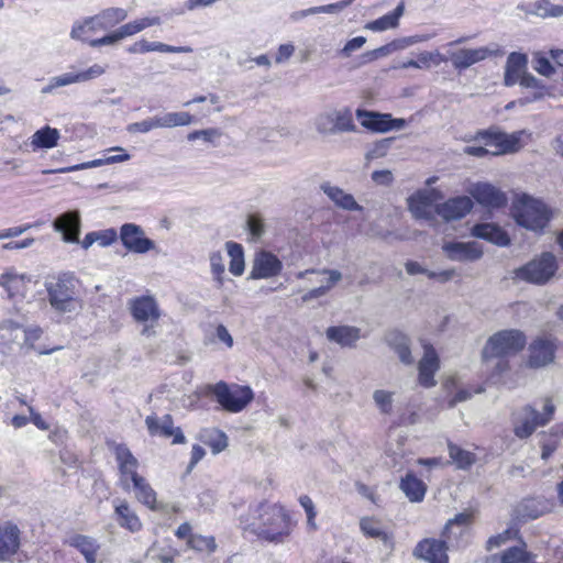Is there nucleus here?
Segmentation results:
<instances>
[{
	"instance_id": "obj_59",
	"label": "nucleus",
	"mask_w": 563,
	"mask_h": 563,
	"mask_svg": "<svg viewBox=\"0 0 563 563\" xmlns=\"http://www.w3.org/2000/svg\"><path fill=\"white\" fill-rule=\"evenodd\" d=\"M471 521H472V515L468 512H461V514L455 515V517L453 519L449 520V522L446 523V526L444 528V536L450 538L449 534L452 532V530L455 527L460 528L459 534H462L464 532V530L468 527Z\"/></svg>"
},
{
	"instance_id": "obj_33",
	"label": "nucleus",
	"mask_w": 563,
	"mask_h": 563,
	"mask_svg": "<svg viewBox=\"0 0 563 563\" xmlns=\"http://www.w3.org/2000/svg\"><path fill=\"white\" fill-rule=\"evenodd\" d=\"M355 115L363 128L376 133L388 132V113L357 109Z\"/></svg>"
},
{
	"instance_id": "obj_17",
	"label": "nucleus",
	"mask_w": 563,
	"mask_h": 563,
	"mask_svg": "<svg viewBox=\"0 0 563 563\" xmlns=\"http://www.w3.org/2000/svg\"><path fill=\"white\" fill-rule=\"evenodd\" d=\"M22 531L11 521L0 522V563L11 561L21 548Z\"/></svg>"
},
{
	"instance_id": "obj_6",
	"label": "nucleus",
	"mask_w": 563,
	"mask_h": 563,
	"mask_svg": "<svg viewBox=\"0 0 563 563\" xmlns=\"http://www.w3.org/2000/svg\"><path fill=\"white\" fill-rule=\"evenodd\" d=\"M526 345V336L519 330H503L493 334L486 342L482 358L489 364L494 357H507L521 351Z\"/></svg>"
},
{
	"instance_id": "obj_35",
	"label": "nucleus",
	"mask_w": 563,
	"mask_h": 563,
	"mask_svg": "<svg viewBox=\"0 0 563 563\" xmlns=\"http://www.w3.org/2000/svg\"><path fill=\"white\" fill-rule=\"evenodd\" d=\"M354 0H341L335 3H330L325 5H319V7H312L305 10L295 11L290 14V20L294 22H298L309 15L313 14H320V13H328V14H334L338 13L349 5L353 3Z\"/></svg>"
},
{
	"instance_id": "obj_44",
	"label": "nucleus",
	"mask_w": 563,
	"mask_h": 563,
	"mask_svg": "<svg viewBox=\"0 0 563 563\" xmlns=\"http://www.w3.org/2000/svg\"><path fill=\"white\" fill-rule=\"evenodd\" d=\"M499 563H537L536 555L527 551L526 544L506 549L499 555Z\"/></svg>"
},
{
	"instance_id": "obj_13",
	"label": "nucleus",
	"mask_w": 563,
	"mask_h": 563,
	"mask_svg": "<svg viewBox=\"0 0 563 563\" xmlns=\"http://www.w3.org/2000/svg\"><path fill=\"white\" fill-rule=\"evenodd\" d=\"M253 520L250 523L254 529L263 532H275L286 520L283 507L278 505L260 504L252 510Z\"/></svg>"
},
{
	"instance_id": "obj_50",
	"label": "nucleus",
	"mask_w": 563,
	"mask_h": 563,
	"mask_svg": "<svg viewBox=\"0 0 563 563\" xmlns=\"http://www.w3.org/2000/svg\"><path fill=\"white\" fill-rule=\"evenodd\" d=\"M448 449L449 455L451 460L456 464L457 468L467 470L476 462V456L474 453L463 450L456 444L449 443Z\"/></svg>"
},
{
	"instance_id": "obj_27",
	"label": "nucleus",
	"mask_w": 563,
	"mask_h": 563,
	"mask_svg": "<svg viewBox=\"0 0 563 563\" xmlns=\"http://www.w3.org/2000/svg\"><path fill=\"white\" fill-rule=\"evenodd\" d=\"M113 507L114 518L120 527L125 528L131 532H137L141 530V520L126 500L117 498L113 500Z\"/></svg>"
},
{
	"instance_id": "obj_9",
	"label": "nucleus",
	"mask_w": 563,
	"mask_h": 563,
	"mask_svg": "<svg viewBox=\"0 0 563 563\" xmlns=\"http://www.w3.org/2000/svg\"><path fill=\"white\" fill-rule=\"evenodd\" d=\"M128 308L133 319L143 324L141 334L146 338L156 335V327L161 318V309L153 296H139L129 300Z\"/></svg>"
},
{
	"instance_id": "obj_37",
	"label": "nucleus",
	"mask_w": 563,
	"mask_h": 563,
	"mask_svg": "<svg viewBox=\"0 0 563 563\" xmlns=\"http://www.w3.org/2000/svg\"><path fill=\"white\" fill-rule=\"evenodd\" d=\"M405 5L404 3H399L394 11L380 16L379 19L368 22L365 24L364 29L374 31V32H383L387 30H391L398 26L399 19L404 14Z\"/></svg>"
},
{
	"instance_id": "obj_15",
	"label": "nucleus",
	"mask_w": 563,
	"mask_h": 563,
	"mask_svg": "<svg viewBox=\"0 0 563 563\" xmlns=\"http://www.w3.org/2000/svg\"><path fill=\"white\" fill-rule=\"evenodd\" d=\"M120 240L128 251L136 254H145L156 247L155 242L146 238L144 230L135 223H124L120 228Z\"/></svg>"
},
{
	"instance_id": "obj_48",
	"label": "nucleus",
	"mask_w": 563,
	"mask_h": 563,
	"mask_svg": "<svg viewBox=\"0 0 563 563\" xmlns=\"http://www.w3.org/2000/svg\"><path fill=\"white\" fill-rule=\"evenodd\" d=\"M228 255L230 256V272L234 276H241L244 273L245 263H244V252L241 244L235 242H227L225 244Z\"/></svg>"
},
{
	"instance_id": "obj_20",
	"label": "nucleus",
	"mask_w": 563,
	"mask_h": 563,
	"mask_svg": "<svg viewBox=\"0 0 563 563\" xmlns=\"http://www.w3.org/2000/svg\"><path fill=\"white\" fill-rule=\"evenodd\" d=\"M53 228L62 234V239L66 243H79L81 220L78 210L66 211L58 216Z\"/></svg>"
},
{
	"instance_id": "obj_10",
	"label": "nucleus",
	"mask_w": 563,
	"mask_h": 563,
	"mask_svg": "<svg viewBox=\"0 0 563 563\" xmlns=\"http://www.w3.org/2000/svg\"><path fill=\"white\" fill-rule=\"evenodd\" d=\"M314 128L323 135L356 131L352 111L349 108L332 109L318 114L314 118Z\"/></svg>"
},
{
	"instance_id": "obj_28",
	"label": "nucleus",
	"mask_w": 563,
	"mask_h": 563,
	"mask_svg": "<svg viewBox=\"0 0 563 563\" xmlns=\"http://www.w3.org/2000/svg\"><path fill=\"white\" fill-rule=\"evenodd\" d=\"M1 344L9 351L19 347L24 352L23 347V327L11 319H5L0 323Z\"/></svg>"
},
{
	"instance_id": "obj_16",
	"label": "nucleus",
	"mask_w": 563,
	"mask_h": 563,
	"mask_svg": "<svg viewBox=\"0 0 563 563\" xmlns=\"http://www.w3.org/2000/svg\"><path fill=\"white\" fill-rule=\"evenodd\" d=\"M120 473V485L124 490H131V484L141 475L137 473L139 461L132 452L123 444H119L114 450Z\"/></svg>"
},
{
	"instance_id": "obj_34",
	"label": "nucleus",
	"mask_w": 563,
	"mask_h": 563,
	"mask_svg": "<svg viewBox=\"0 0 563 563\" xmlns=\"http://www.w3.org/2000/svg\"><path fill=\"white\" fill-rule=\"evenodd\" d=\"M95 16L87 18L82 21H78L73 25L70 36L74 40L87 42L91 47H99L100 45H93L92 42L98 38H92V35L100 32L101 29L95 23Z\"/></svg>"
},
{
	"instance_id": "obj_32",
	"label": "nucleus",
	"mask_w": 563,
	"mask_h": 563,
	"mask_svg": "<svg viewBox=\"0 0 563 563\" xmlns=\"http://www.w3.org/2000/svg\"><path fill=\"white\" fill-rule=\"evenodd\" d=\"M563 439V426L555 424L549 431L539 434L541 459L547 461L556 451Z\"/></svg>"
},
{
	"instance_id": "obj_53",
	"label": "nucleus",
	"mask_w": 563,
	"mask_h": 563,
	"mask_svg": "<svg viewBox=\"0 0 563 563\" xmlns=\"http://www.w3.org/2000/svg\"><path fill=\"white\" fill-rule=\"evenodd\" d=\"M373 400L378 410L384 415H389L393 411L394 393L385 389H376L373 393Z\"/></svg>"
},
{
	"instance_id": "obj_26",
	"label": "nucleus",
	"mask_w": 563,
	"mask_h": 563,
	"mask_svg": "<svg viewBox=\"0 0 563 563\" xmlns=\"http://www.w3.org/2000/svg\"><path fill=\"white\" fill-rule=\"evenodd\" d=\"M423 357L420 360L419 369V383L423 387H432L435 385L434 374L439 369V357L435 350L431 345H424Z\"/></svg>"
},
{
	"instance_id": "obj_51",
	"label": "nucleus",
	"mask_w": 563,
	"mask_h": 563,
	"mask_svg": "<svg viewBox=\"0 0 563 563\" xmlns=\"http://www.w3.org/2000/svg\"><path fill=\"white\" fill-rule=\"evenodd\" d=\"M187 547L198 553L205 554H211L217 550V543L213 537L197 533L187 540Z\"/></svg>"
},
{
	"instance_id": "obj_30",
	"label": "nucleus",
	"mask_w": 563,
	"mask_h": 563,
	"mask_svg": "<svg viewBox=\"0 0 563 563\" xmlns=\"http://www.w3.org/2000/svg\"><path fill=\"white\" fill-rule=\"evenodd\" d=\"M321 190L338 208L349 211H361L363 209L351 194L345 192L338 186L324 183L321 185Z\"/></svg>"
},
{
	"instance_id": "obj_39",
	"label": "nucleus",
	"mask_w": 563,
	"mask_h": 563,
	"mask_svg": "<svg viewBox=\"0 0 563 563\" xmlns=\"http://www.w3.org/2000/svg\"><path fill=\"white\" fill-rule=\"evenodd\" d=\"M93 16L99 29L106 31L124 21L128 18V11L122 8H108Z\"/></svg>"
},
{
	"instance_id": "obj_21",
	"label": "nucleus",
	"mask_w": 563,
	"mask_h": 563,
	"mask_svg": "<svg viewBox=\"0 0 563 563\" xmlns=\"http://www.w3.org/2000/svg\"><path fill=\"white\" fill-rule=\"evenodd\" d=\"M445 541L424 539L418 543L413 554L429 563H449Z\"/></svg>"
},
{
	"instance_id": "obj_36",
	"label": "nucleus",
	"mask_w": 563,
	"mask_h": 563,
	"mask_svg": "<svg viewBox=\"0 0 563 563\" xmlns=\"http://www.w3.org/2000/svg\"><path fill=\"white\" fill-rule=\"evenodd\" d=\"M134 54H143L147 52H161V53H180V52H191L192 49L187 46H172L161 42H150L146 40H141L135 42L130 46L129 49Z\"/></svg>"
},
{
	"instance_id": "obj_42",
	"label": "nucleus",
	"mask_w": 563,
	"mask_h": 563,
	"mask_svg": "<svg viewBox=\"0 0 563 563\" xmlns=\"http://www.w3.org/2000/svg\"><path fill=\"white\" fill-rule=\"evenodd\" d=\"M387 342L404 364L411 365L413 363V357L409 346V339L405 334L400 332H391L387 336Z\"/></svg>"
},
{
	"instance_id": "obj_24",
	"label": "nucleus",
	"mask_w": 563,
	"mask_h": 563,
	"mask_svg": "<svg viewBox=\"0 0 563 563\" xmlns=\"http://www.w3.org/2000/svg\"><path fill=\"white\" fill-rule=\"evenodd\" d=\"M473 208L470 197L461 196L446 200L435 207V212L445 221L459 220L465 217Z\"/></svg>"
},
{
	"instance_id": "obj_18",
	"label": "nucleus",
	"mask_w": 563,
	"mask_h": 563,
	"mask_svg": "<svg viewBox=\"0 0 563 563\" xmlns=\"http://www.w3.org/2000/svg\"><path fill=\"white\" fill-rule=\"evenodd\" d=\"M283 269L282 261L268 251L257 252L252 262L251 279H267L276 277Z\"/></svg>"
},
{
	"instance_id": "obj_54",
	"label": "nucleus",
	"mask_w": 563,
	"mask_h": 563,
	"mask_svg": "<svg viewBox=\"0 0 563 563\" xmlns=\"http://www.w3.org/2000/svg\"><path fill=\"white\" fill-rule=\"evenodd\" d=\"M360 527L362 532L369 538L385 539L386 537L380 522L374 518H362L360 521Z\"/></svg>"
},
{
	"instance_id": "obj_11",
	"label": "nucleus",
	"mask_w": 563,
	"mask_h": 563,
	"mask_svg": "<svg viewBox=\"0 0 563 563\" xmlns=\"http://www.w3.org/2000/svg\"><path fill=\"white\" fill-rule=\"evenodd\" d=\"M503 56V47L495 42L475 48H462L455 52L449 51V58L456 68H468L479 62L500 58Z\"/></svg>"
},
{
	"instance_id": "obj_7",
	"label": "nucleus",
	"mask_w": 563,
	"mask_h": 563,
	"mask_svg": "<svg viewBox=\"0 0 563 563\" xmlns=\"http://www.w3.org/2000/svg\"><path fill=\"white\" fill-rule=\"evenodd\" d=\"M208 389L224 410L233 413L244 410L254 399V393L250 386L229 385L221 380L209 385Z\"/></svg>"
},
{
	"instance_id": "obj_41",
	"label": "nucleus",
	"mask_w": 563,
	"mask_h": 563,
	"mask_svg": "<svg viewBox=\"0 0 563 563\" xmlns=\"http://www.w3.org/2000/svg\"><path fill=\"white\" fill-rule=\"evenodd\" d=\"M408 207L416 219H432V201L426 194H416L408 199Z\"/></svg>"
},
{
	"instance_id": "obj_47",
	"label": "nucleus",
	"mask_w": 563,
	"mask_h": 563,
	"mask_svg": "<svg viewBox=\"0 0 563 563\" xmlns=\"http://www.w3.org/2000/svg\"><path fill=\"white\" fill-rule=\"evenodd\" d=\"M92 73H76L75 75L63 74L52 78L51 82L42 88L43 93L52 92L55 88L64 87L74 82L87 81L92 78Z\"/></svg>"
},
{
	"instance_id": "obj_46",
	"label": "nucleus",
	"mask_w": 563,
	"mask_h": 563,
	"mask_svg": "<svg viewBox=\"0 0 563 563\" xmlns=\"http://www.w3.org/2000/svg\"><path fill=\"white\" fill-rule=\"evenodd\" d=\"M137 33L139 32L136 30V26H135L134 22L131 21V22H128V23L121 25L120 27H118L117 30L111 32L110 34L104 35V36L100 37L99 40L92 42V44L93 45L114 46L120 41H122V40H124L126 37L133 36V35H135Z\"/></svg>"
},
{
	"instance_id": "obj_55",
	"label": "nucleus",
	"mask_w": 563,
	"mask_h": 563,
	"mask_svg": "<svg viewBox=\"0 0 563 563\" xmlns=\"http://www.w3.org/2000/svg\"><path fill=\"white\" fill-rule=\"evenodd\" d=\"M210 267L213 278L218 284V287H222L224 283L225 266L223 262V256L221 255L220 252H214L210 254Z\"/></svg>"
},
{
	"instance_id": "obj_63",
	"label": "nucleus",
	"mask_w": 563,
	"mask_h": 563,
	"mask_svg": "<svg viewBox=\"0 0 563 563\" xmlns=\"http://www.w3.org/2000/svg\"><path fill=\"white\" fill-rule=\"evenodd\" d=\"M247 230L253 239L258 240L265 233V224L258 216L252 214L246 221Z\"/></svg>"
},
{
	"instance_id": "obj_19",
	"label": "nucleus",
	"mask_w": 563,
	"mask_h": 563,
	"mask_svg": "<svg viewBox=\"0 0 563 563\" xmlns=\"http://www.w3.org/2000/svg\"><path fill=\"white\" fill-rule=\"evenodd\" d=\"M442 251L453 262H475L483 256V249L479 243L471 242H445Z\"/></svg>"
},
{
	"instance_id": "obj_56",
	"label": "nucleus",
	"mask_w": 563,
	"mask_h": 563,
	"mask_svg": "<svg viewBox=\"0 0 563 563\" xmlns=\"http://www.w3.org/2000/svg\"><path fill=\"white\" fill-rule=\"evenodd\" d=\"M519 516L525 519H537L543 514V509L539 507V504L534 499H525L518 508Z\"/></svg>"
},
{
	"instance_id": "obj_8",
	"label": "nucleus",
	"mask_w": 563,
	"mask_h": 563,
	"mask_svg": "<svg viewBox=\"0 0 563 563\" xmlns=\"http://www.w3.org/2000/svg\"><path fill=\"white\" fill-rule=\"evenodd\" d=\"M556 269L555 256L552 253L544 252L539 257L516 268L512 278L528 284L544 285L554 276Z\"/></svg>"
},
{
	"instance_id": "obj_25",
	"label": "nucleus",
	"mask_w": 563,
	"mask_h": 563,
	"mask_svg": "<svg viewBox=\"0 0 563 563\" xmlns=\"http://www.w3.org/2000/svg\"><path fill=\"white\" fill-rule=\"evenodd\" d=\"M361 329L354 325L340 324L331 325L325 330V338L329 342L335 343L341 347H355L361 339Z\"/></svg>"
},
{
	"instance_id": "obj_64",
	"label": "nucleus",
	"mask_w": 563,
	"mask_h": 563,
	"mask_svg": "<svg viewBox=\"0 0 563 563\" xmlns=\"http://www.w3.org/2000/svg\"><path fill=\"white\" fill-rule=\"evenodd\" d=\"M299 504L306 511L308 526L311 527L312 529H316L317 526L314 522V518L317 516V512L312 499L307 495H301L299 497Z\"/></svg>"
},
{
	"instance_id": "obj_61",
	"label": "nucleus",
	"mask_w": 563,
	"mask_h": 563,
	"mask_svg": "<svg viewBox=\"0 0 563 563\" xmlns=\"http://www.w3.org/2000/svg\"><path fill=\"white\" fill-rule=\"evenodd\" d=\"M112 151L121 152V154L112 155V156H104L102 158L90 161V165L92 166V168L99 167L102 165L121 163V162H125V161L130 159V155L128 153H125L124 148L117 146V147H112V148L108 150V152H112Z\"/></svg>"
},
{
	"instance_id": "obj_14",
	"label": "nucleus",
	"mask_w": 563,
	"mask_h": 563,
	"mask_svg": "<svg viewBox=\"0 0 563 563\" xmlns=\"http://www.w3.org/2000/svg\"><path fill=\"white\" fill-rule=\"evenodd\" d=\"M556 350L558 344L555 339L545 336L536 339L528 349L527 366L539 369L553 364Z\"/></svg>"
},
{
	"instance_id": "obj_29",
	"label": "nucleus",
	"mask_w": 563,
	"mask_h": 563,
	"mask_svg": "<svg viewBox=\"0 0 563 563\" xmlns=\"http://www.w3.org/2000/svg\"><path fill=\"white\" fill-rule=\"evenodd\" d=\"M66 543L78 550L84 555L86 563H97L100 545L95 538L74 533L67 538Z\"/></svg>"
},
{
	"instance_id": "obj_49",
	"label": "nucleus",
	"mask_w": 563,
	"mask_h": 563,
	"mask_svg": "<svg viewBox=\"0 0 563 563\" xmlns=\"http://www.w3.org/2000/svg\"><path fill=\"white\" fill-rule=\"evenodd\" d=\"M42 334L43 330L37 325L23 328L24 353H29L31 350H35L38 354L45 355L59 350V347H53L51 350H37L35 347V342L41 339Z\"/></svg>"
},
{
	"instance_id": "obj_1",
	"label": "nucleus",
	"mask_w": 563,
	"mask_h": 563,
	"mask_svg": "<svg viewBox=\"0 0 563 563\" xmlns=\"http://www.w3.org/2000/svg\"><path fill=\"white\" fill-rule=\"evenodd\" d=\"M48 302L52 308L60 313H70L81 308L78 296V280L71 274H60L56 278L46 282Z\"/></svg>"
},
{
	"instance_id": "obj_4",
	"label": "nucleus",
	"mask_w": 563,
	"mask_h": 563,
	"mask_svg": "<svg viewBox=\"0 0 563 563\" xmlns=\"http://www.w3.org/2000/svg\"><path fill=\"white\" fill-rule=\"evenodd\" d=\"M522 131L507 134L499 131H486L481 133L484 145H470L464 148V153L483 157L487 154L501 155L506 153L517 152L521 144L520 139Z\"/></svg>"
},
{
	"instance_id": "obj_43",
	"label": "nucleus",
	"mask_w": 563,
	"mask_h": 563,
	"mask_svg": "<svg viewBox=\"0 0 563 563\" xmlns=\"http://www.w3.org/2000/svg\"><path fill=\"white\" fill-rule=\"evenodd\" d=\"M27 278L23 274H18L10 268L0 275V286L5 289L9 298H13L24 288Z\"/></svg>"
},
{
	"instance_id": "obj_60",
	"label": "nucleus",
	"mask_w": 563,
	"mask_h": 563,
	"mask_svg": "<svg viewBox=\"0 0 563 563\" xmlns=\"http://www.w3.org/2000/svg\"><path fill=\"white\" fill-rule=\"evenodd\" d=\"M420 68L438 67L446 60V57L439 52H421L417 54Z\"/></svg>"
},
{
	"instance_id": "obj_57",
	"label": "nucleus",
	"mask_w": 563,
	"mask_h": 563,
	"mask_svg": "<svg viewBox=\"0 0 563 563\" xmlns=\"http://www.w3.org/2000/svg\"><path fill=\"white\" fill-rule=\"evenodd\" d=\"M206 444L211 449L213 454H219L228 446V437L224 432L220 430H212L208 434V439L206 440Z\"/></svg>"
},
{
	"instance_id": "obj_52",
	"label": "nucleus",
	"mask_w": 563,
	"mask_h": 563,
	"mask_svg": "<svg viewBox=\"0 0 563 563\" xmlns=\"http://www.w3.org/2000/svg\"><path fill=\"white\" fill-rule=\"evenodd\" d=\"M531 12L541 18H559L563 15V5L553 4L549 0H538L532 4Z\"/></svg>"
},
{
	"instance_id": "obj_58",
	"label": "nucleus",
	"mask_w": 563,
	"mask_h": 563,
	"mask_svg": "<svg viewBox=\"0 0 563 563\" xmlns=\"http://www.w3.org/2000/svg\"><path fill=\"white\" fill-rule=\"evenodd\" d=\"M221 135H222V133L219 129L210 128V129L190 132L187 135V139L189 141L202 140L206 143L217 145Z\"/></svg>"
},
{
	"instance_id": "obj_2",
	"label": "nucleus",
	"mask_w": 563,
	"mask_h": 563,
	"mask_svg": "<svg viewBox=\"0 0 563 563\" xmlns=\"http://www.w3.org/2000/svg\"><path fill=\"white\" fill-rule=\"evenodd\" d=\"M556 407L551 396L542 399V411H538L531 405L523 406L514 416V434L518 439H528L534 431L549 424L555 413Z\"/></svg>"
},
{
	"instance_id": "obj_3",
	"label": "nucleus",
	"mask_w": 563,
	"mask_h": 563,
	"mask_svg": "<svg viewBox=\"0 0 563 563\" xmlns=\"http://www.w3.org/2000/svg\"><path fill=\"white\" fill-rule=\"evenodd\" d=\"M555 75H561L563 80V73H538V76L530 73H505L504 84L505 86L519 85L531 92L534 99L544 95H563V84L560 86L554 84Z\"/></svg>"
},
{
	"instance_id": "obj_31",
	"label": "nucleus",
	"mask_w": 563,
	"mask_h": 563,
	"mask_svg": "<svg viewBox=\"0 0 563 563\" xmlns=\"http://www.w3.org/2000/svg\"><path fill=\"white\" fill-rule=\"evenodd\" d=\"M472 234L475 238L486 240L498 246H506L510 240L506 232L494 223H479L473 227Z\"/></svg>"
},
{
	"instance_id": "obj_12",
	"label": "nucleus",
	"mask_w": 563,
	"mask_h": 563,
	"mask_svg": "<svg viewBox=\"0 0 563 563\" xmlns=\"http://www.w3.org/2000/svg\"><path fill=\"white\" fill-rule=\"evenodd\" d=\"M192 117L188 112H168L141 122H134L128 125L130 133H147L159 128H175L190 124Z\"/></svg>"
},
{
	"instance_id": "obj_23",
	"label": "nucleus",
	"mask_w": 563,
	"mask_h": 563,
	"mask_svg": "<svg viewBox=\"0 0 563 563\" xmlns=\"http://www.w3.org/2000/svg\"><path fill=\"white\" fill-rule=\"evenodd\" d=\"M145 423L151 435L164 438L174 437V443L185 442V435L179 428H174L173 419L169 415H165L161 419L148 416L145 419Z\"/></svg>"
},
{
	"instance_id": "obj_40",
	"label": "nucleus",
	"mask_w": 563,
	"mask_h": 563,
	"mask_svg": "<svg viewBox=\"0 0 563 563\" xmlns=\"http://www.w3.org/2000/svg\"><path fill=\"white\" fill-rule=\"evenodd\" d=\"M59 137L60 134L57 129L46 125L32 135L31 146L34 151L38 148H53L57 145Z\"/></svg>"
},
{
	"instance_id": "obj_38",
	"label": "nucleus",
	"mask_w": 563,
	"mask_h": 563,
	"mask_svg": "<svg viewBox=\"0 0 563 563\" xmlns=\"http://www.w3.org/2000/svg\"><path fill=\"white\" fill-rule=\"evenodd\" d=\"M400 489L412 503H419L424 498L427 485L412 473H408L400 482Z\"/></svg>"
},
{
	"instance_id": "obj_22",
	"label": "nucleus",
	"mask_w": 563,
	"mask_h": 563,
	"mask_svg": "<svg viewBox=\"0 0 563 563\" xmlns=\"http://www.w3.org/2000/svg\"><path fill=\"white\" fill-rule=\"evenodd\" d=\"M468 191L479 205L485 207L499 208L507 201L504 192L487 183L474 184Z\"/></svg>"
},
{
	"instance_id": "obj_5",
	"label": "nucleus",
	"mask_w": 563,
	"mask_h": 563,
	"mask_svg": "<svg viewBox=\"0 0 563 563\" xmlns=\"http://www.w3.org/2000/svg\"><path fill=\"white\" fill-rule=\"evenodd\" d=\"M516 222L531 231H542L551 219L549 208L538 199L523 196L514 206L512 210Z\"/></svg>"
},
{
	"instance_id": "obj_62",
	"label": "nucleus",
	"mask_w": 563,
	"mask_h": 563,
	"mask_svg": "<svg viewBox=\"0 0 563 563\" xmlns=\"http://www.w3.org/2000/svg\"><path fill=\"white\" fill-rule=\"evenodd\" d=\"M528 55L521 52H511L506 62L505 70H527Z\"/></svg>"
},
{
	"instance_id": "obj_45",
	"label": "nucleus",
	"mask_w": 563,
	"mask_h": 563,
	"mask_svg": "<svg viewBox=\"0 0 563 563\" xmlns=\"http://www.w3.org/2000/svg\"><path fill=\"white\" fill-rule=\"evenodd\" d=\"M131 488H133L134 495L140 503L150 509L156 508V493L143 476L132 483Z\"/></svg>"
}]
</instances>
